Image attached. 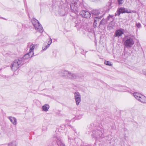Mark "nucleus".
Wrapping results in <instances>:
<instances>
[{"mask_svg":"<svg viewBox=\"0 0 146 146\" xmlns=\"http://www.w3.org/2000/svg\"><path fill=\"white\" fill-rule=\"evenodd\" d=\"M24 61L21 58L15 60L11 64V67L12 71H16L22 64Z\"/></svg>","mask_w":146,"mask_h":146,"instance_id":"1","label":"nucleus"},{"mask_svg":"<svg viewBox=\"0 0 146 146\" xmlns=\"http://www.w3.org/2000/svg\"><path fill=\"white\" fill-rule=\"evenodd\" d=\"M31 22L36 30L40 33L43 32V29L42 27L37 20L33 18L32 19Z\"/></svg>","mask_w":146,"mask_h":146,"instance_id":"2","label":"nucleus"},{"mask_svg":"<svg viewBox=\"0 0 146 146\" xmlns=\"http://www.w3.org/2000/svg\"><path fill=\"white\" fill-rule=\"evenodd\" d=\"M92 137L96 141L104 137V136L101 130H96L92 131Z\"/></svg>","mask_w":146,"mask_h":146,"instance_id":"3","label":"nucleus"},{"mask_svg":"<svg viewBox=\"0 0 146 146\" xmlns=\"http://www.w3.org/2000/svg\"><path fill=\"white\" fill-rule=\"evenodd\" d=\"M62 72L63 74L62 75L71 79H74L77 78L79 76L77 74L70 72L68 71L63 70Z\"/></svg>","mask_w":146,"mask_h":146,"instance_id":"4","label":"nucleus"},{"mask_svg":"<svg viewBox=\"0 0 146 146\" xmlns=\"http://www.w3.org/2000/svg\"><path fill=\"white\" fill-rule=\"evenodd\" d=\"M134 42L133 38L131 37L127 38L125 41L124 44L126 47L128 48L131 47L134 44Z\"/></svg>","mask_w":146,"mask_h":146,"instance_id":"5","label":"nucleus"},{"mask_svg":"<svg viewBox=\"0 0 146 146\" xmlns=\"http://www.w3.org/2000/svg\"><path fill=\"white\" fill-rule=\"evenodd\" d=\"M74 98L76 104L78 105L81 101V96L78 92H76L74 93Z\"/></svg>","mask_w":146,"mask_h":146,"instance_id":"6","label":"nucleus"},{"mask_svg":"<svg viewBox=\"0 0 146 146\" xmlns=\"http://www.w3.org/2000/svg\"><path fill=\"white\" fill-rule=\"evenodd\" d=\"M137 100L143 103H146V97L137 93Z\"/></svg>","mask_w":146,"mask_h":146,"instance_id":"7","label":"nucleus"},{"mask_svg":"<svg viewBox=\"0 0 146 146\" xmlns=\"http://www.w3.org/2000/svg\"><path fill=\"white\" fill-rule=\"evenodd\" d=\"M81 15L84 18H90L91 16V14L88 11H82L80 12Z\"/></svg>","mask_w":146,"mask_h":146,"instance_id":"8","label":"nucleus"},{"mask_svg":"<svg viewBox=\"0 0 146 146\" xmlns=\"http://www.w3.org/2000/svg\"><path fill=\"white\" fill-rule=\"evenodd\" d=\"M123 34V32L121 29L117 30L114 34V36L119 37Z\"/></svg>","mask_w":146,"mask_h":146,"instance_id":"9","label":"nucleus"},{"mask_svg":"<svg viewBox=\"0 0 146 146\" xmlns=\"http://www.w3.org/2000/svg\"><path fill=\"white\" fill-rule=\"evenodd\" d=\"M33 54H30V52H29V53L25 54L23 57L22 58H21L22 60H23V61H24L25 60L27 59L30 57H32L33 56Z\"/></svg>","mask_w":146,"mask_h":146,"instance_id":"10","label":"nucleus"},{"mask_svg":"<svg viewBox=\"0 0 146 146\" xmlns=\"http://www.w3.org/2000/svg\"><path fill=\"white\" fill-rule=\"evenodd\" d=\"M124 8L121 7L119 9L117 12L115 13V15L119 16L121 13H124Z\"/></svg>","mask_w":146,"mask_h":146,"instance_id":"11","label":"nucleus"},{"mask_svg":"<svg viewBox=\"0 0 146 146\" xmlns=\"http://www.w3.org/2000/svg\"><path fill=\"white\" fill-rule=\"evenodd\" d=\"M8 118L13 125H15L17 124V119L16 118L11 116H9Z\"/></svg>","mask_w":146,"mask_h":146,"instance_id":"12","label":"nucleus"},{"mask_svg":"<svg viewBox=\"0 0 146 146\" xmlns=\"http://www.w3.org/2000/svg\"><path fill=\"white\" fill-rule=\"evenodd\" d=\"M49 108V105L47 104H45L42 107V110L45 111H47L48 110Z\"/></svg>","mask_w":146,"mask_h":146,"instance_id":"13","label":"nucleus"},{"mask_svg":"<svg viewBox=\"0 0 146 146\" xmlns=\"http://www.w3.org/2000/svg\"><path fill=\"white\" fill-rule=\"evenodd\" d=\"M35 48V45L34 44H31L30 45V47L29 52L30 54H34L33 50Z\"/></svg>","mask_w":146,"mask_h":146,"instance_id":"14","label":"nucleus"},{"mask_svg":"<svg viewBox=\"0 0 146 146\" xmlns=\"http://www.w3.org/2000/svg\"><path fill=\"white\" fill-rule=\"evenodd\" d=\"M17 144L16 141H13L8 144V146H16Z\"/></svg>","mask_w":146,"mask_h":146,"instance_id":"15","label":"nucleus"},{"mask_svg":"<svg viewBox=\"0 0 146 146\" xmlns=\"http://www.w3.org/2000/svg\"><path fill=\"white\" fill-rule=\"evenodd\" d=\"M100 12L98 10H94L92 11V13L96 15H98Z\"/></svg>","mask_w":146,"mask_h":146,"instance_id":"16","label":"nucleus"},{"mask_svg":"<svg viewBox=\"0 0 146 146\" xmlns=\"http://www.w3.org/2000/svg\"><path fill=\"white\" fill-rule=\"evenodd\" d=\"M49 47L48 45H45L44 44V46L42 47V50H45L48 48Z\"/></svg>","mask_w":146,"mask_h":146,"instance_id":"17","label":"nucleus"},{"mask_svg":"<svg viewBox=\"0 0 146 146\" xmlns=\"http://www.w3.org/2000/svg\"><path fill=\"white\" fill-rule=\"evenodd\" d=\"M104 64L108 66H112V65L111 62L106 60L105 61Z\"/></svg>","mask_w":146,"mask_h":146,"instance_id":"18","label":"nucleus"},{"mask_svg":"<svg viewBox=\"0 0 146 146\" xmlns=\"http://www.w3.org/2000/svg\"><path fill=\"white\" fill-rule=\"evenodd\" d=\"M130 93L133 94V96L136 98H137V93L133 91H131L130 92Z\"/></svg>","mask_w":146,"mask_h":146,"instance_id":"19","label":"nucleus"},{"mask_svg":"<svg viewBox=\"0 0 146 146\" xmlns=\"http://www.w3.org/2000/svg\"><path fill=\"white\" fill-rule=\"evenodd\" d=\"M58 14L60 16H64L65 15V13L63 10L60 11L58 12Z\"/></svg>","mask_w":146,"mask_h":146,"instance_id":"20","label":"nucleus"},{"mask_svg":"<svg viewBox=\"0 0 146 146\" xmlns=\"http://www.w3.org/2000/svg\"><path fill=\"white\" fill-rule=\"evenodd\" d=\"M124 13H129L131 12V11L129 10H128L127 9L124 8Z\"/></svg>","mask_w":146,"mask_h":146,"instance_id":"21","label":"nucleus"},{"mask_svg":"<svg viewBox=\"0 0 146 146\" xmlns=\"http://www.w3.org/2000/svg\"><path fill=\"white\" fill-rule=\"evenodd\" d=\"M124 1V0H118V4L119 5L122 4Z\"/></svg>","mask_w":146,"mask_h":146,"instance_id":"22","label":"nucleus"},{"mask_svg":"<svg viewBox=\"0 0 146 146\" xmlns=\"http://www.w3.org/2000/svg\"><path fill=\"white\" fill-rule=\"evenodd\" d=\"M138 47L139 48V50H142V48L141 46L140 45V44H139L137 42V48Z\"/></svg>","mask_w":146,"mask_h":146,"instance_id":"23","label":"nucleus"},{"mask_svg":"<svg viewBox=\"0 0 146 146\" xmlns=\"http://www.w3.org/2000/svg\"><path fill=\"white\" fill-rule=\"evenodd\" d=\"M52 42V40L50 38V40L48 41L47 45H48L49 46L51 44Z\"/></svg>","mask_w":146,"mask_h":146,"instance_id":"24","label":"nucleus"},{"mask_svg":"<svg viewBox=\"0 0 146 146\" xmlns=\"http://www.w3.org/2000/svg\"><path fill=\"white\" fill-rule=\"evenodd\" d=\"M113 26V25L112 26H108V29L109 30H111V29H113V28L112 27Z\"/></svg>","mask_w":146,"mask_h":146,"instance_id":"25","label":"nucleus"},{"mask_svg":"<svg viewBox=\"0 0 146 146\" xmlns=\"http://www.w3.org/2000/svg\"><path fill=\"white\" fill-rule=\"evenodd\" d=\"M143 73L146 76V70H144L143 71Z\"/></svg>","mask_w":146,"mask_h":146,"instance_id":"26","label":"nucleus"},{"mask_svg":"<svg viewBox=\"0 0 146 146\" xmlns=\"http://www.w3.org/2000/svg\"><path fill=\"white\" fill-rule=\"evenodd\" d=\"M96 20H95L94 21V25L96 27Z\"/></svg>","mask_w":146,"mask_h":146,"instance_id":"27","label":"nucleus"},{"mask_svg":"<svg viewBox=\"0 0 146 146\" xmlns=\"http://www.w3.org/2000/svg\"><path fill=\"white\" fill-rule=\"evenodd\" d=\"M113 17V16H111L110 15H109L108 16L107 19H108V20L110 17Z\"/></svg>","mask_w":146,"mask_h":146,"instance_id":"28","label":"nucleus"},{"mask_svg":"<svg viewBox=\"0 0 146 146\" xmlns=\"http://www.w3.org/2000/svg\"><path fill=\"white\" fill-rule=\"evenodd\" d=\"M141 27V24L140 23H139L137 24V28H139Z\"/></svg>","mask_w":146,"mask_h":146,"instance_id":"29","label":"nucleus"},{"mask_svg":"<svg viewBox=\"0 0 146 146\" xmlns=\"http://www.w3.org/2000/svg\"><path fill=\"white\" fill-rule=\"evenodd\" d=\"M60 146H65V145L63 143H61V144L60 145Z\"/></svg>","mask_w":146,"mask_h":146,"instance_id":"30","label":"nucleus"},{"mask_svg":"<svg viewBox=\"0 0 146 146\" xmlns=\"http://www.w3.org/2000/svg\"><path fill=\"white\" fill-rule=\"evenodd\" d=\"M71 4H72V5H73V3H71V4H70V8H71L72 9V7Z\"/></svg>","mask_w":146,"mask_h":146,"instance_id":"31","label":"nucleus"},{"mask_svg":"<svg viewBox=\"0 0 146 146\" xmlns=\"http://www.w3.org/2000/svg\"><path fill=\"white\" fill-rule=\"evenodd\" d=\"M135 25L137 26V23Z\"/></svg>","mask_w":146,"mask_h":146,"instance_id":"32","label":"nucleus"},{"mask_svg":"<svg viewBox=\"0 0 146 146\" xmlns=\"http://www.w3.org/2000/svg\"><path fill=\"white\" fill-rule=\"evenodd\" d=\"M121 91H123V92H124L125 91H123V90H121Z\"/></svg>","mask_w":146,"mask_h":146,"instance_id":"33","label":"nucleus"},{"mask_svg":"<svg viewBox=\"0 0 146 146\" xmlns=\"http://www.w3.org/2000/svg\"><path fill=\"white\" fill-rule=\"evenodd\" d=\"M0 18H3V19H4V18H1V17H0Z\"/></svg>","mask_w":146,"mask_h":146,"instance_id":"34","label":"nucleus"},{"mask_svg":"<svg viewBox=\"0 0 146 146\" xmlns=\"http://www.w3.org/2000/svg\"><path fill=\"white\" fill-rule=\"evenodd\" d=\"M87 146H90V145H88Z\"/></svg>","mask_w":146,"mask_h":146,"instance_id":"35","label":"nucleus"},{"mask_svg":"<svg viewBox=\"0 0 146 146\" xmlns=\"http://www.w3.org/2000/svg\"><path fill=\"white\" fill-rule=\"evenodd\" d=\"M124 88H125V87H124Z\"/></svg>","mask_w":146,"mask_h":146,"instance_id":"36","label":"nucleus"},{"mask_svg":"<svg viewBox=\"0 0 146 146\" xmlns=\"http://www.w3.org/2000/svg\"><path fill=\"white\" fill-rule=\"evenodd\" d=\"M55 138H56V139H57V137H56Z\"/></svg>","mask_w":146,"mask_h":146,"instance_id":"37","label":"nucleus"},{"mask_svg":"<svg viewBox=\"0 0 146 146\" xmlns=\"http://www.w3.org/2000/svg\"><path fill=\"white\" fill-rule=\"evenodd\" d=\"M112 23V22H111V23Z\"/></svg>","mask_w":146,"mask_h":146,"instance_id":"38","label":"nucleus"},{"mask_svg":"<svg viewBox=\"0 0 146 146\" xmlns=\"http://www.w3.org/2000/svg\"><path fill=\"white\" fill-rule=\"evenodd\" d=\"M101 23V22H100V23Z\"/></svg>","mask_w":146,"mask_h":146,"instance_id":"39","label":"nucleus"},{"mask_svg":"<svg viewBox=\"0 0 146 146\" xmlns=\"http://www.w3.org/2000/svg\"><path fill=\"white\" fill-rule=\"evenodd\" d=\"M127 91L128 92H129V90H127Z\"/></svg>","mask_w":146,"mask_h":146,"instance_id":"40","label":"nucleus"}]
</instances>
